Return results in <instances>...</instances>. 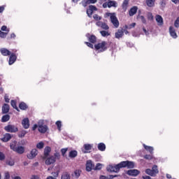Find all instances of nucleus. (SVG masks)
Returning <instances> with one entry per match:
<instances>
[{
    "mask_svg": "<svg viewBox=\"0 0 179 179\" xmlns=\"http://www.w3.org/2000/svg\"><path fill=\"white\" fill-rule=\"evenodd\" d=\"M56 125L57 126L59 131H61V127H62L61 121L56 122Z\"/></svg>",
    "mask_w": 179,
    "mask_h": 179,
    "instance_id": "nucleus-46",
    "label": "nucleus"
},
{
    "mask_svg": "<svg viewBox=\"0 0 179 179\" xmlns=\"http://www.w3.org/2000/svg\"><path fill=\"white\" fill-rule=\"evenodd\" d=\"M10 120V116L9 115H5L1 118L2 122H8V120Z\"/></svg>",
    "mask_w": 179,
    "mask_h": 179,
    "instance_id": "nucleus-34",
    "label": "nucleus"
},
{
    "mask_svg": "<svg viewBox=\"0 0 179 179\" xmlns=\"http://www.w3.org/2000/svg\"><path fill=\"white\" fill-rule=\"evenodd\" d=\"M107 43L106 41H102L94 45L95 50L99 51L100 52H103V51H106L107 50Z\"/></svg>",
    "mask_w": 179,
    "mask_h": 179,
    "instance_id": "nucleus-2",
    "label": "nucleus"
},
{
    "mask_svg": "<svg viewBox=\"0 0 179 179\" xmlns=\"http://www.w3.org/2000/svg\"><path fill=\"white\" fill-rule=\"evenodd\" d=\"M169 33L170 36L173 37V38H177V33L176 32V29H174L173 27H169Z\"/></svg>",
    "mask_w": 179,
    "mask_h": 179,
    "instance_id": "nucleus-17",
    "label": "nucleus"
},
{
    "mask_svg": "<svg viewBox=\"0 0 179 179\" xmlns=\"http://www.w3.org/2000/svg\"><path fill=\"white\" fill-rule=\"evenodd\" d=\"M89 9H90L92 12L97 10V8H96V6H90Z\"/></svg>",
    "mask_w": 179,
    "mask_h": 179,
    "instance_id": "nucleus-51",
    "label": "nucleus"
},
{
    "mask_svg": "<svg viewBox=\"0 0 179 179\" xmlns=\"http://www.w3.org/2000/svg\"><path fill=\"white\" fill-rule=\"evenodd\" d=\"M139 17L142 23H143L144 24H146V19H145V17H143V15H141Z\"/></svg>",
    "mask_w": 179,
    "mask_h": 179,
    "instance_id": "nucleus-49",
    "label": "nucleus"
},
{
    "mask_svg": "<svg viewBox=\"0 0 179 179\" xmlns=\"http://www.w3.org/2000/svg\"><path fill=\"white\" fill-rule=\"evenodd\" d=\"M5 10V6H0V13H2Z\"/></svg>",
    "mask_w": 179,
    "mask_h": 179,
    "instance_id": "nucleus-61",
    "label": "nucleus"
},
{
    "mask_svg": "<svg viewBox=\"0 0 179 179\" xmlns=\"http://www.w3.org/2000/svg\"><path fill=\"white\" fill-rule=\"evenodd\" d=\"M16 58H17L15 54L12 53L9 58L8 64L9 65H13L16 62Z\"/></svg>",
    "mask_w": 179,
    "mask_h": 179,
    "instance_id": "nucleus-19",
    "label": "nucleus"
},
{
    "mask_svg": "<svg viewBox=\"0 0 179 179\" xmlns=\"http://www.w3.org/2000/svg\"><path fill=\"white\" fill-rule=\"evenodd\" d=\"M52 174H53L54 177L55 178H57V177H58V176H59V171L55 172V173H52Z\"/></svg>",
    "mask_w": 179,
    "mask_h": 179,
    "instance_id": "nucleus-60",
    "label": "nucleus"
},
{
    "mask_svg": "<svg viewBox=\"0 0 179 179\" xmlns=\"http://www.w3.org/2000/svg\"><path fill=\"white\" fill-rule=\"evenodd\" d=\"M88 3H96L97 2V0H87Z\"/></svg>",
    "mask_w": 179,
    "mask_h": 179,
    "instance_id": "nucleus-58",
    "label": "nucleus"
},
{
    "mask_svg": "<svg viewBox=\"0 0 179 179\" xmlns=\"http://www.w3.org/2000/svg\"><path fill=\"white\" fill-rule=\"evenodd\" d=\"M135 26H136V23L133 22V23L130 24L129 26H127V29H134V27H135Z\"/></svg>",
    "mask_w": 179,
    "mask_h": 179,
    "instance_id": "nucleus-48",
    "label": "nucleus"
},
{
    "mask_svg": "<svg viewBox=\"0 0 179 179\" xmlns=\"http://www.w3.org/2000/svg\"><path fill=\"white\" fill-rule=\"evenodd\" d=\"M12 139V135L10 134H6L3 135V138H1L3 142H9Z\"/></svg>",
    "mask_w": 179,
    "mask_h": 179,
    "instance_id": "nucleus-20",
    "label": "nucleus"
},
{
    "mask_svg": "<svg viewBox=\"0 0 179 179\" xmlns=\"http://www.w3.org/2000/svg\"><path fill=\"white\" fill-rule=\"evenodd\" d=\"M7 164L8 166H13L15 164V162L13 160H8L7 161Z\"/></svg>",
    "mask_w": 179,
    "mask_h": 179,
    "instance_id": "nucleus-52",
    "label": "nucleus"
},
{
    "mask_svg": "<svg viewBox=\"0 0 179 179\" xmlns=\"http://www.w3.org/2000/svg\"><path fill=\"white\" fill-rule=\"evenodd\" d=\"M22 124L24 129H29L30 127V122L29 121V118H24V120H22Z\"/></svg>",
    "mask_w": 179,
    "mask_h": 179,
    "instance_id": "nucleus-15",
    "label": "nucleus"
},
{
    "mask_svg": "<svg viewBox=\"0 0 179 179\" xmlns=\"http://www.w3.org/2000/svg\"><path fill=\"white\" fill-rule=\"evenodd\" d=\"M10 104L12 107H13L17 111H19V108H17V106H16V101L15 100H11Z\"/></svg>",
    "mask_w": 179,
    "mask_h": 179,
    "instance_id": "nucleus-36",
    "label": "nucleus"
},
{
    "mask_svg": "<svg viewBox=\"0 0 179 179\" xmlns=\"http://www.w3.org/2000/svg\"><path fill=\"white\" fill-rule=\"evenodd\" d=\"M129 6V0H124L122 3V9L123 10L127 11V9H128V6Z\"/></svg>",
    "mask_w": 179,
    "mask_h": 179,
    "instance_id": "nucleus-21",
    "label": "nucleus"
},
{
    "mask_svg": "<svg viewBox=\"0 0 179 179\" xmlns=\"http://www.w3.org/2000/svg\"><path fill=\"white\" fill-rule=\"evenodd\" d=\"M96 24L98 27H101L103 30H108V29H110V27H108L106 22H103L101 21L96 22Z\"/></svg>",
    "mask_w": 179,
    "mask_h": 179,
    "instance_id": "nucleus-11",
    "label": "nucleus"
},
{
    "mask_svg": "<svg viewBox=\"0 0 179 179\" xmlns=\"http://www.w3.org/2000/svg\"><path fill=\"white\" fill-rule=\"evenodd\" d=\"M101 164H96V166H94V170H101Z\"/></svg>",
    "mask_w": 179,
    "mask_h": 179,
    "instance_id": "nucleus-42",
    "label": "nucleus"
},
{
    "mask_svg": "<svg viewBox=\"0 0 179 179\" xmlns=\"http://www.w3.org/2000/svg\"><path fill=\"white\" fill-rule=\"evenodd\" d=\"M10 149H12V150H13L14 152H15L16 149H17V146L16 144H15V143H13L10 145Z\"/></svg>",
    "mask_w": 179,
    "mask_h": 179,
    "instance_id": "nucleus-41",
    "label": "nucleus"
},
{
    "mask_svg": "<svg viewBox=\"0 0 179 179\" xmlns=\"http://www.w3.org/2000/svg\"><path fill=\"white\" fill-rule=\"evenodd\" d=\"M136 12H138V7L137 6H133L129 11V16H134V15L136 14Z\"/></svg>",
    "mask_w": 179,
    "mask_h": 179,
    "instance_id": "nucleus-24",
    "label": "nucleus"
},
{
    "mask_svg": "<svg viewBox=\"0 0 179 179\" xmlns=\"http://www.w3.org/2000/svg\"><path fill=\"white\" fill-rule=\"evenodd\" d=\"M42 122V121L38 122V131L39 132H41V134H45V132H47V129H48V127H47V125L41 124Z\"/></svg>",
    "mask_w": 179,
    "mask_h": 179,
    "instance_id": "nucleus-10",
    "label": "nucleus"
},
{
    "mask_svg": "<svg viewBox=\"0 0 179 179\" xmlns=\"http://www.w3.org/2000/svg\"><path fill=\"white\" fill-rule=\"evenodd\" d=\"M155 2H156V0H145L146 5L149 8H153V6H155Z\"/></svg>",
    "mask_w": 179,
    "mask_h": 179,
    "instance_id": "nucleus-26",
    "label": "nucleus"
},
{
    "mask_svg": "<svg viewBox=\"0 0 179 179\" xmlns=\"http://www.w3.org/2000/svg\"><path fill=\"white\" fill-rule=\"evenodd\" d=\"M83 153H89V150H92V145L85 144L84 145V149L82 150Z\"/></svg>",
    "mask_w": 179,
    "mask_h": 179,
    "instance_id": "nucleus-23",
    "label": "nucleus"
},
{
    "mask_svg": "<svg viewBox=\"0 0 179 179\" xmlns=\"http://www.w3.org/2000/svg\"><path fill=\"white\" fill-rule=\"evenodd\" d=\"M100 34L102 36V37H108V36L111 35V33H110L108 31H101Z\"/></svg>",
    "mask_w": 179,
    "mask_h": 179,
    "instance_id": "nucleus-30",
    "label": "nucleus"
},
{
    "mask_svg": "<svg viewBox=\"0 0 179 179\" xmlns=\"http://www.w3.org/2000/svg\"><path fill=\"white\" fill-rule=\"evenodd\" d=\"M155 20L158 26H162L164 24L163 17L162 15H157L155 16Z\"/></svg>",
    "mask_w": 179,
    "mask_h": 179,
    "instance_id": "nucleus-14",
    "label": "nucleus"
},
{
    "mask_svg": "<svg viewBox=\"0 0 179 179\" xmlns=\"http://www.w3.org/2000/svg\"><path fill=\"white\" fill-rule=\"evenodd\" d=\"M106 17H110V22L115 29L120 27V21H118V18H117V15H115V13H106Z\"/></svg>",
    "mask_w": 179,
    "mask_h": 179,
    "instance_id": "nucleus-1",
    "label": "nucleus"
},
{
    "mask_svg": "<svg viewBox=\"0 0 179 179\" xmlns=\"http://www.w3.org/2000/svg\"><path fill=\"white\" fill-rule=\"evenodd\" d=\"M62 179H71V174L68 172H64L62 175Z\"/></svg>",
    "mask_w": 179,
    "mask_h": 179,
    "instance_id": "nucleus-31",
    "label": "nucleus"
},
{
    "mask_svg": "<svg viewBox=\"0 0 179 179\" xmlns=\"http://www.w3.org/2000/svg\"><path fill=\"white\" fill-rule=\"evenodd\" d=\"M37 149H43L44 148V142L41 141L36 144Z\"/></svg>",
    "mask_w": 179,
    "mask_h": 179,
    "instance_id": "nucleus-38",
    "label": "nucleus"
},
{
    "mask_svg": "<svg viewBox=\"0 0 179 179\" xmlns=\"http://www.w3.org/2000/svg\"><path fill=\"white\" fill-rule=\"evenodd\" d=\"M24 135H26V131H22L20 134H19V137L20 138H24Z\"/></svg>",
    "mask_w": 179,
    "mask_h": 179,
    "instance_id": "nucleus-55",
    "label": "nucleus"
},
{
    "mask_svg": "<svg viewBox=\"0 0 179 179\" xmlns=\"http://www.w3.org/2000/svg\"><path fill=\"white\" fill-rule=\"evenodd\" d=\"M174 26L176 27V29H178L179 27V17L174 22Z\"/></svg>",
    "mask_w": 179,
    "mask_h": 179,
    "instance_id": "nucleus-45",
    "label": "nucleus"
},
{
    "mask_svg": "<svg viewBox=\"0 0 179 179\" xmlns=\"http://www.w3.org/2000/svg\"><path fill=\"white\" fill-rule=\"evenodd\" d=\"M98 149L99 150H101V152H104L106 150V144L101 143L98 145Z\"/></svg>",
    "mask_w": 179,
    "mask_h": 179,
    "instance_id": "nucleus-29",
    "label": "nucleus"
},
{
    "mask_svg": "<svg viewBox=\"0 0 179 179\" xmlns=\"http://www.w3.org/2000/svg\"><path fill=\"white\" fill-rule=\"evenodd\" d=\"M37 155H38V151L37 150V149H33V150H31L30 153L27 154V157H28V159L31 160V159H34V157H36L37 156Z\"/></svg>",
    "mask_w": 179,
    "mask_h": 179,
    "instance_id": "nucleus-8",
    "label": "nucleus"
},
{
    "mask_svg": "<svg viewBox=\"0 0 179 179\" xmlns=\"http://www.w3.org/2000/svg\"><path fill=\"white\" fill-rule=\"evenodd\" d=\"M80 3L84 8H86V6L90 4L89 2H87V0H83Z\"/></svg>",
    "mask_w": 179,
    "mask_h": 179,
    "instance_id": "nucleus-43",
    "label": "nucleus"
},
{
    "mask_svg": "<svg viewBox=\"0 0 179 179\" xmlns=\"http://www.w3.org/2000/svg\"><path fill=\"white\" fill-rule=\"evenodd\" d=\"M86 170L87 171H92V170H94V164L92 162V161H87L86 163Z\"/></svg>",
    "mask_w": 179,
    "mask_h": 179,
    "instance_id": "nucleus-13",
    "label": "nucleus"
},
{
    "mask_svg": "<svg viewBox=\"0 0 179 179\" xmlns=\"http://www.w3.org/2000/svg\"><path fill=\"white\" fill-rule=\"evenodd\" d=\"M81 173H82V171L79 169H76L74 171L73 177H75V178H78L79 177H80Z\"/></svg>",
    "mask_w": 179,
    "mask_h": 179,
    "instance_id": "nucleus-32",
    "label": "nucleus"
},
{
    "mask_svg": "<svg viewBox=\"0 0 179 179\" xmlns=\"http://www.w3.org/2000/svg\"><path fill=\"white\" fill-rule=\"evenodd\" d=\"M143 147L145 149V150H148V152H150V153H153V150H154L153 147L148 146V145H146L145 144H143Z\"/></svg>",
    "mask_w": 179,
    "mask_h": 179,
    "instance_id": "nucleus-33",
    "label": "nucleus"
},
{
    "mask_svg": "<svg viewBox=\"0 0 179 179\" xmlns=\"http://www.w3.org/2000/svg\"><path fill=\"white\" fill-rule=\"evenodd\" d=\"M19 107L20 110H26L27 108V105L24 102L20 103Z\"/></svg>",
    "mask_w": 179,
    "mask_h": 179,
    "instance_id": "nucleus-37",
    "label": "nucleus"
},
{
    "mask_svg": "<svg viewBox=\"0 0 179 179\" xmlns=\"http://www.w3.org/2000/svg\"><path fill=\"white\" fill-rule=\"evenodd\" d=\"M103 8H117L118 3L115 1L108 0V2H105L102 5Z\"/></svg>",
    "mask_w": 179,
    "mask_h": 179,
    "instance_id": "nucleus-5",
    "label": "nucleus"
},
{
    "mask_svg": "<svg viewBox=\"0 0 179 179\" xmlns=\"http://www.w3.org/2000/svg\"><path fill=\"white\" fill-rule=\"evenodd\" d=\"M85 44L87 45V47H90V48H93V44L89 42H85Z\"/></svg>",
    "mask_w": 179,
    "mask_h": 179,
    "instance_id": "nucleus-57",
    "label": "nucleus"
},
{
    "mask_svg": "<svg viewBox=\"0 0 179 179\" xmlns=\"http://www.w3.org/2000/svg\"><path fill=\"white\" fill-rule=\"evenodd\" d=\"M62 154L63 156H65V153H66V152H68V148H63L61 150Z\"/></svg>",
    "mask_w": 179,
    "mask_h": 179,
    "instance_id": "nucleus-53",
    "label": "nucleus"
},
{
    "mask_svg": "<svg viewBox=\"0 0 179 179\" xmlns=\"http://www.w3.org/2000/svg\"><path fill=\"white\" fill-rule=\"evenodd\" d=\"M4 179H10V174L9 172H5Z\"/></svg>",
    "mask_w": 179,
    "mask_h": 179,
    "instance_id": "nucleus-50",
    "label": "nucleus"
},
{
    "mask_svg": "<svg viewBox=\"0 0 179 179\" xmlns=\"http://www.w3.org/2000/svg\"><path fill=\"white\" fill-rule=\"evenodd\" d=\"M2 113L3 114H7L9 113V105L5 103L2 107Z\"/></svg>",
    "mask_w": 179,
    "mask_h": 179,
    "instance_id": "nucleus-27",
    "label": "nucleus"
},
{
    "mask_svg": "<svg viewBox=\"0 0 179 179\" xmlns=\"http://www.w3.org/2000/svg\"><path fill=\"white\" fill-rule=\"evenodd\" d=\"M5 159V155L3 153L0 152V160H3Z\"/></svg>",
    "mask_w": 179,
    "mask_h": 179,
    "instance_id": "nucleus-59",
    "label": "nucleus"
},
{
    "mask_svg": "<svg viewBox=\"0 0 179 179\" xmlns=\"http://www.w3.org/2000/svg\"><path fill=\"white\" fill-rule=\"evenodd\" d=\"M56 159L55 157L51 156L50 157L46 158L45 163L47 166H51V164H54L55 163Z\"/></svg>",
    "mask_w": 179,
    "mask_h": 179,
    "instance_id": "nucleus-9",
    "label": "nucleus"
},
{
    "mask_svg": "<svg viewBox=\"0 0 179 179\" xmlns=\"http://www.w3.org/2000/svg\"><path fill=\"white\" fill-rule=\"evenodd\" d=\"M120 166L122 168L127 167V169H134L135 167V164L130 161H123L120 162Z\"/></svg>",
    "mask_w": 179,
    "mask_h": 179,
    "instance_id": "nucleus-6",
    "label": "nucleus"
},
{
    "mask_svg": "<svg viewBox=\"0 0 179 179\" xmlns=\"http://www.w3.org/2000/svg\"><path fill=\"white\" fill-rule=\"evenodd\" d=\"M124 29H118L115 34V38H122V37L124 36Z\"/></svg>",
    "mask_w": 179,
    "mask_h": 179,
    "instance_id": "nucleus-16",
    "label": "nucleus"
},
{
    "mask_svg": "<svg viewBox=\"0 0 179 179\" xmlns=\"http://www.w3.org/2000/svg\"><path fill=\"white\" fill-rule=\"evenodd\" d=\"M4 129H5V131H6V132H11V133L17 132V127H16V126L12 125V124L6 126L4 127Z\"/></svg>",
    "mask_w": 179,
    "mask_h": 179,
    "instance_id": "nucleus-7",
    "label": "nucleus"
},
{
    "mask_svg": "<svg viewBox=\"0 0 179 179\" xmlns=\"http://www.w3.org/2000/svg\"><path fill=\"white\" fill-rule=\"evenodd\" d=\"M8 36V33L6 32H2V31H0V38H5Z\"/></svg>",
    "mask_w": 179,
    "mask_h": 179,
    "instance_id": "nucleus-40",
    "label": "nucleus"
},
{
    "mask_svg": "<svg viewBox=\"0 0 179 179\" xmlns=\"http://www.w3.org/2000/svg\"><path fill=\"white\" fill-rule=\"evenodd\" d=\"M99 178L100 179H108V178H107V177H106L104 176H101Z\"/></svg>",
    "mask_w": 179,
    "mask_h": 179,
    "instance_id": "nucleus-64",
    "label": "nucleus"
},
{
    "mask_svg": "<svg viewBox=\"0 0 179 179\" xmlns=\"http://www.w3.org/2000/svg\"><path fill=\"white\" fill-rule=\"evenodd\" d=\"M144 159H146L147 160H151L152 155H146L144 156Z\"/></svg>",
    "mask_w": 179,
    "mask_h": 179,
    "instance_id": "nucleus-56",
    "label": "nucleus"
},
{
    "mask_svg": "<svg viewBox=\"0 0 179 179\" xmlns=\"http://www.w3.org/2000/svg\"><path fill=\"white\" fill-rule=\"evenodd\" d=\"M87 14L89 16V17H92V15H93V11L88 8L87 10Z\"/></svg>",
    "mask_w": 179,
    "mask_h": 179,
    "instance_id": "nucleus-47",
    "label": "nucleus"
},
{
    "mask_svg": "<svg viewBox=\"0 0 179 179\" xmlns=\"http://www.w3.org/2000/svg\"><path fill=\"white\" fill-rule=\"evenodd\" d=\"M1 53L2 54V55H4V57H8V55H10V51H9L8 49L6 48H1L0 50Z\"/></svg>",
    "mask_w": 179,
    "mask_h": 179,
    "instance_id": "nucleus-25",
    "label": "nucleus"
},
{
    "mask_svg": "<svg viewBox=\"0 0 179 179\" xmlns=\"http://www.w3.org/2000/svg\"><path fill=\"white\" fill-rule=\"evenodd\" d=\"M145 173L148 176H151V177H155L156 174L159 173V169H157V166L155 165L154 166H152V169H146Z\"/></svg>",
    "mask_w": 179,
    "mask_h": 179,
    "instance_id": "nucleus-4",
    "label": "nucleus"
},
{
    "mask_svg": "<svg viewBox=\"0 0 179 179\" xmlns=\"http://www.w3.org/2000/svg\"><path fill=\"white\" fill-rule=\"evenodd\" d=\"M120 169H122L121 163L116 165H109L107 167V171H110V173H118Z\"/></svg>",
    "mask_w": 179,
    "mask_h": 179,
    "instance_id": "nucleus-3",
    "label": "nucleus"
},
{
    "mask_svg": "<svg viewBox=\"0 0 179 179\" xmlns=\"http://www.w3.org/2000/svg\"><path fill=\"white\" fill-rule=\"evenodd\" d=\"M8 28L6 27V26L3 25L1 27V30L2 31H7V34L9 33V29H7Z\"/></svg>",
    "mask_w": 179,
    "mask_h": 179,
    "instance_id": "nucleus-54",
    "label": "nucleus"
},
{
    "mask_svg": "<svg viewBox=\"0 0 179 179\" xmlns=\"http://www.w3.org/2000/svg\"><path fill=\"white\" fill-rule=\"evenodd\" d=\"M50 153H51V148L49 146L45 147L44 149L43 159H47L50 156Z\"/></svg>",
    "mask_w": 179,
    "mask_h": 179,
    "instance_id": "nucleus-18",
    "label": "nucleus"
},
{
    "mask_svg": "<svg viewBox=\"0 0 179 179\" xmlns=\"http://www.w3.org/2000/svg\"><path fill=\"white\" fill-rule=\"evenodd\" d=\"M15 152H17V153H19L20 155H22V153H24V148L22 146H18L17 147Z\"/></svg>",
    "mask_w": 179,
    "mask_h": 179,
    "instance_id": "nucleus-28",
    "label": "nucleus"
},
{
    "mask_svg": "<svg viewBox=\"0 0 179 179\" xmlns=\"http://www.w3.org/2000/svg\"><path fill=\"white\" fill-rule=\"evenodd\" d=\"M78 156V152L76 150H73L69 152V157L73 158Z\"/></svg>",
    "mask_w": 179,
    "mask_h": 179,
    "instance_id": "nucleus-35",
    "label": "nucleus"
},
{
    "mask_svg": "<svg viewBox=\"0 0 179 179\" xmlns=\"http://www.w3.org/2000/svg\"><path fill=\"white\" fill-rule=\"evenodd\" d=\"M147 17L148 20H153V15L152 13H148Z\"/></svg>",
    "mask_w": 179,
    "mask_h": 179,
    "instance_id": "nucleus-44",
    "label": "nucleus"
},
{
    "mask_svg": "<svg viewBox=\"0 0 179 179\" xmlns=\"http://www.w3.org/2000/svg\"><path fill=\"white\" fill-rule=\"evenodd\" d=\"M86 37H87L89 41H90V43H92L93 44H94V43H96V36L94 35L90 36V34H87Z\"/></svg>",
    "mask_w": 179,
    "mask_h": 179,
    "instance_id": "nucleus-22",
    "label": "nucleus"
},
{
    "mask_svg": "<svg viewBox=\"0 0 179 179\" xmlns=\"http://www.w3.org/2000/svg\"><path fill=\"white\" fill-rule=\"evenodd\" d=\"M143 31H144L145 36H148L149 31H148L146 30V29H145V28H143Z\"/></svg>",
    "mask_w": 179,
    "mask_h": 179,
    "instance_id": "nucleus-62",
    "label": "nucleus"
},
{
    "mask_svg": "<svg viewBox=\"0 0 179 179\" xmlns=\"http://www.w3.org/2000/svg\"><path fill=\"white\" fill-rule=\"evenodd\" d=\"M93 18L94 19V20H96V22H99V20H101V17L99 16V15L97 14H94L93 15Z\"/></svg>",
    "mask_w": 179,
    "mask_h": 179,
    "instance_id": "nucleus-39",
    "label": "nucleus"
},
{
    "mask_svg": "<svg viewBox=\"0 0 179 179\" xmlns=\"http://www.w3.org/2000/svg\"><path fill=\"white\" fill-rule=\"evenodd\" d=\"M11 178L13 179H22V178H20V176H15V177L11 176Z\"/></svg>",
    "mask_w": 179,
    "mask_h": 179,
    "instance_id": "nucleus-63",
    "label": "nucleus"
},
{
    "mask_svg": "<svg viewBox=\"0 0 179 179\" xmlns=\"http://www.w3.org/2000/svg\"><path fill=\"white\" fill-rule=\"evenodd\" d=\"M141 173L138 169H131L127 171L128 176H131L133 177H136Z\"/></svg>",
    "mask_w": 179,
    "mask_h": 179,
    "instance_id": "nucleus-12",
    "label": "nucleus"
}]
</instances>
